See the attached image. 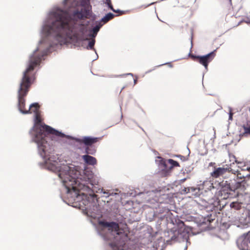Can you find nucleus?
Returning a JSON list of instances; mask_svg holds the SVG:
<instances>
[{
  "instance_id": "nucleus-10",
  "label": "nucleus",
  "mask_w": 250,
  "mask_h": 250,
  "mask_svg": "<svg viewBox=\"0 0 250 250\" xmlns=\"http://www.w3.org/2000/svg\"><path fill=\"white\" fill-rule=\"evenodd\" d=\"M231 172L232 174H233V181H232V182H234V185L237 182H235V175H237V178L240 179H243L241 182L244 181L245 182L244 185L246 184V182L245 181V178L246 177H247V175H244L242 174L240 172V171L239 169H237L236 170H233L231 168L229 167V173ZM245 187V186H244Z\"/></svg>"
},
{
  "instance_id": "nucleus-6",
  "label": "nucleus",
  "mask_w": 250,
  "mask_h": 250,
  "mask_svg": "<svg viewBox=\"0 0 250 250\" xmlns=\"http://www.w3.org/2000/svg\"><path fill=\"white\" fill-rule=\"evenodd\" d=\"M245 182H238L234 185L232 180L223 181L220 183L222 188L219 191V196L221 199H227L232 198L233 196H238L239 194H242L246 188L244 187Z\"/></svg>"
},
{
  "instance_id": "nucleus-3",
  "label": "nucleus",
  "mask_w": 250,
  "mask_h": 250,
  "mask_svg": "<svg viewBox=\"0 0 250 250\" xmlns=\"http://www.w3.org/2000/svg\"><path fill=\"white\" fill-rule=\"evenodd\" d=\"M42 57L43 55L39 54L37 49L30 58L28 67L23 72L18 90L19 109H25V97L36 79V74L34 70L35 67L40 64Z\"/></svg>"
},
{
  "instance_id": "nucleus-7",
  "label": "nucleus",
  "mask_w": 250,
  "mask_h": 250,
  "mask_svg": "<svg viewBox=\"0 0 250 250\" xmlns=\"http://www.w3.org/2000/svg\"><path fill=\"white\" fill-rule=\"evenodd\" d=\"M215 50L204 56H196L191 55L190 58L195 62H197L203 65L206 69L208 68V64L210 62L215 56Z\"/></svg>"
},
{
  "instance_id": "nucleus-27",
  "label": "nucleus",
  "mask_w": 250,
  "mask_h": 250,
  "mask_svg": "<svg viewBox=\"0 0 250 250\" xmlns=\"http://www.w3.org/2000/svg\"><path fill=\"white\" fill-rule=\"evenodd\" d=\"M242 243H243V244L244 245H245L246 244V241L245 240H244V241H243V242H242Z\"/></svg>"
},
{
  "instance_id": "nucleus-30",
  "label": "nucleus",
  "mask_w": 250,
  "mask_h": 250,
  "mask_svg": "<svg viewBox=\"0 0 250 250\" xmlns=\"http://www.w3.org/2000/svg\"><path fill=\"white\" fill-rule=\"evenodd\" d=\"M196 0H194V2L196 1Z\"/></svg>"
},
{
  "instance_id": "nucleus-18",
  "label": "nucleus",
  "mask_w": 250,
  "mask_h": 250,
  "mask_svg": "<svg viewBox=\"0 0 250 250\" xmlns=\"http://www.w3.org/2000/svg\"><path fill=\"white\" fill-rule=\"evenodd\" d=\"M95 43V40L94 39H92L88 43V48L90 49H94V46Z\"/></svg>"
},
{
  "instance_id": "nucleus-14",
  "label": "nucleus",
  "mask_w": 250,
  "mask_h": 250,
  "mask_svg": "<svg viewBox=\"0 0 250 250\" xmlns=\"http://www.w3.org/2000/svg\"><path fill=\"white\" fill-rule=\"evenodd\" d=\"M102 26V25H96L95 27H94L92 29V33L91 34V36L92 37H95L97 35V33L98 32V31H99L100 28L101 27V26Z\"/></svg>"
},
{
  "instance_id": "nucleus-11",
  "label": "nucleus",
  "mask_w": 250,
  "mask_h": 250,
  "mask_svg": "<svg viewBox=\"0 0 250 250\" xmlns=\"http://www.w3.org/2000/svg\"><path fill=\"white\" fill-rule=\"evenodd\" d=\"M83 159L88 165H95L97 164V160L95 158L88 155H85L83 156Z\"/></svg>"
},
{
  "instance_id": "nucleus-5",
  "label": "nucleus",
  "mask_w": 250,
  "mask_h": 250,
  "mask_svg": "<svg viewBox=\"0 0 250 250\" xmlns=\"http://www.w3.org/2000/svg\"><path fill=\"white\" fill-rule=\"evenodd\" d=\"M99 224L102 227L108 228V230L114 235V241L110 244L113 249L123 246L125 244V242L128 238V233L125 229L120 228L119 224L114 222L100 221Z\"/></svg>"
},
{
  "instance_id": "nucleus-23",
  "label": "nucleus",
  "mask_w": 250,
  "mask_h": 250,
  "mask_svg": "<svg viewBox=\"0 0 250 250\" xmlns=\"http://www.w3.org/2000/svg\"><path fill=\"white\" fill-rule=\"evenodd\" d=\"M242 248H240L242 250H249L247 247L245 248V246L244 247L242 246Z\"/></svg>"
},
{
  "instance_id": "nucleus-8",
  "label": "nucleus",
  "mask_w": 250,
  "mask_h": 250,
  "mask_svg": "<svg viewBox=\"0 0 250 250\" xmlns=\"http://www.w3.org/2000/svg\"><path fill=\"white\" fill-rule=\"evenodd\" d=\"M99 141L97 137H84L82 139H77L76 141L80 144H84L86 147L92 146Z\"/></svg>"
},
{
  "instance_id": "nucleus-16",
  "label": "nucleus",
  "mask_w": 250,
  "mask_h": 250,
  "mask_svg": "<svg viewBox=\"0 0 250 250\" xmlns=\"http://www.w3.org/2000/svg\"><path fill=\"white\" fill-rule=\"evenodd\" d=\"M41 107V105L38 103H34L30 104L29 109L34 108L35 109H39Z\"/></svg>"
},
{
  "instance_id": "nucleus-1",
  "label": "nucleus",
  "mask_w": 250,
  "mask_h": 250,
  "mask_svg": "<svg viewBox=\"0 0 250 250\" xmlns=\"http://www.w3.org/2000/svg\"><path fill=\"white\" fill-rule=\"evenodd\" d=\"M81 5V10L74 11L72 14L61 9L53 12L55 21L48 27V34L54 33L61 44L72 39L80 40L83 36L85 27L81 20L90 16L91 7L89 0H83Z\"/></svg>"
},
{
  "instance_id": "nucleus-25",
  "label": "nucleus",
  "mask_w": 250,
  "mask_h": 250,
  "mask_svg": "<svg viewBox=\"0 0 250 250\" xmlns=\"http://www.w3.org/2000/svg\"><path fill=\"white\" fill-rule=\"evenodd\" d=\"M69 0H64V1H63L64 5H66L68 3Z\"/></svg>"
},
{
  "instance_id": "nucleus-26",
  "label": "nucleus",
  "mask_w": 250,
  "mask_h": 250,
  "mask_svg": "<svg viewBox=\"0 0 250 250\" xmlns=\"http://www.w3.org/2000/svg\"><path fill=\"white\" fill-rule=\"evenodd\" d=\"M215 165V163H213V162H211L209 164V166H213V165Z\"/></svg>"
},
{
  "instance_id": "nucleus-22",
  "label": "nucleus",
  "mask_w": 250,
  "mask_h": 250,
  "mask_svg": "<svg viewBox=\"0 0 250 250\" xmlns=\"http://www.w3.org/2000/svg\"><path fill=\"white\" fill-rule=\"evenodd\" d=\"M233 114V113L232 112H231V110H230V112L229 113V120H231V121L232 120Z\"/></svg>"
},
{
  "instance_id": "nucleus-17",
  "label": "nucleus",
  "mask_w": 250,
  "mask_h": 250,
  "mask_svg": "<svg viewBox=\"0 0 250 250\" xmlns=\"http://www.w3.org/2000/svg\"><path fill=\"white\" fill-rule=\"evenodd\" d=\"M168 162L171 165V167H179V164L178 162L174 161L172 159H169Z\"/></svg>"
},
{
  "instance_id": "nucleus-29",
  "label": "nucleus",
  "mask_w": 250,
  "mask_h": 250,
  "mask_svg": "<svg viewBox=\"0 0 250 250\" xmlns=\"http://www.w3.org/2000/svg\"><path fill=\"white\" fill-rule=\"evenodd\" d=\"M241 170L243 171V170H245L244 169H241Z\"/></svg>"
},
{
  "instance_id": "nucleus-9",
  "label": "nucleus",
  "mask_w": 250,
  "mask_h": 250,
  "mask_svg": "<svg viewBox=\"0 0 250 250\" xmlns=\"http://www.w3.org/2000/svg\"><path fill=\"white\" fill-rule=\"evenodd\" d=\"M227 172H229V168L217 167L214 168V170L210 173V175L214 178H217L220 176L225 175Z\"/></svg>"
},
{
  "instance_id": "nucleus-13",
  "label": "nucleus",
  "mask_w": 250,
  "mask_h": 250,
  "mask_svg": "<svg viewBox=\"0 0 250 250\" xmlns=\"http://www.w3.org/2000/svg\"><path fill=\"white\" fill-rule=\"evenodd\" d=\"M85 150L86 153L91 154V155L94 154L96 151L95 148L91 146H90V147L89 146L86 147Z\"/></svg>"
},
{
  "instance_id": "nucleus-21",
  "label": "nucleus",
  "mask_w": 250,
  "mask_h": 250,
  "mask_svg": "<svg viewBox=\"0 0 250 250\" xmlns=\"http://www.w3.org/2000/svg\"><path fill=\"white\" fill-rule=\"evenodd\" d=\"M22 114H28V113H31V110H20Z\"/></svg>"
},
{
  "instance_id": "nucleus-28",
  "label": "nucleus",
  "mask_w": 250,
  "mask_h": 250,
  "mask_svg": "<svg viewBox=\"0 0 250 250\" xmlns=\"http://www.w3.org/2000/svg\"><path fill=\"white\" fill-rule=\"evenodd\" d=\"M107 1V4H108V3H109V1L108 0H106Z\"/></svg>"
},
{
  "instance_id": "nucleus-12",
  "label": "nucleus",
  "mask_w": 250,
  "mask_h": 250,
  "mask_svg": "<svg viewBox=\"0 0 250 250\" xmlns=\"http://www.w3.org/2000/svg\"><path fill=\"white\" fill-rule=\"evenodd\" d=\"M114 14L111 13H108L102 19L101 21L104 22V23H105L109 21L112 19L114 18Z\"/></svg>"
},
{
  "instance_id": "nucleus-2",
  "label": "nucleus",
  "mask_w": 250,
  "mask_h": 250,
  "mask_svg": "<svg viewBox=\"0 0 250 250\" xmlns=\"http://www.w3.org/2000/svg\"><path fill=\"white\" fill-rule=\"evenodd\" d=\"M35 118L33 128L36 134L34 141L38 145L41 156L50 160V157L48 158V153L50 152L48 150L51 148L46 139L47 135L52 134L61 137H64L65 135L62 133L42 123L39 110H35Z\"/></svg>"
},
{
  "instance_id": "nucleus-24",
  "label": "nucleus",
  "mask_w": 250,
  "mask_h": 250,
  "mask_svg": "<svg viewBox=\"0 0 250 250\" xmlns=\"http://www.w3.org/2000/svg\"><path fill=\"white\" fill-rule=\"evenodd\" d=\"M248 241L250 243V232L248 234Z\"/></svg>"
},
{
  "instance_id": "nucleus-20",
  "label": "nucleus",
  "mask_w": 250,
  "mask_h": 250,
  "mask_svg": "<svg viewBox=\"0 0 250 250\" xmlns=\"http://www.w3.org/2000/svg\"><path fill=\"white\" fill-rule=\"evenodd\" d=\"M229 157H230V158H233V159H234V161L235 163H237V164H240V162H238V161L236 160V158H235V156H234L233 155H229Z\"/></svg>"
},
{
  "instance_id": "nucleus-19",
  "label": "nucleus",
  "mask_w": 250,
  "mask_h": 250,
  "mask_svg": "<svg viewBox=\"0 0 250 250\" xmlns=\"http://www.w3.org/2000/svg\"><path fill=\"white\" fill-rule=\"evenodd\" d=\"M103 193L106 194L107 197L113 195L114 194H116V193H114L113 192H111L110 190L104 191Z\"/></svg>"
},
{
  "instance_id": "nucleus-15",
  "label": "nucleus",
  "mask_w": 250,
  "mask_h": 250,
  "mask_svg": "<svg viewBox=\"0 0 250 250\" xmlns=\"http://www.w3.org/2000/svg\"><path fill=\"white\" fill-rule=\"evenodd\" d=\"M230 207L231 208H234L235 209L238 210V209H240L241 208V205L238 202H233L231 203L230 204Z\"/></svg>"
},
{
  "instance_id": "nucleus-4",
  "label": "nucleus",
  "mask_w": 250,
  "mask_h": 250,
  "mask_svg": "<svg viewBox=\"0 0 250 250\" xmlns=\"http://www.w3.org/2000/svg\"><path fill=\"white\" fill-rule=\"evenodd\" d=\"M77 173L78 171L71 170L69 166L64 165L59 170V177L62 180L68 193H73V196L77 198L79 196L84 195L81 190H84L87 188V186L80 182L77 178Z\"/></svg>"
}]
</instances>
